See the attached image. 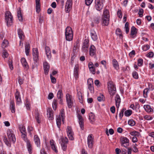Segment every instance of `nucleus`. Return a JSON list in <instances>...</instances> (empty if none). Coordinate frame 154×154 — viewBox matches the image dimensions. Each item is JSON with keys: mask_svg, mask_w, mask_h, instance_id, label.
<instances>
[{"mask_svg": "<svg viewBox=\"0 0 154 154\" xmlns=\"http://www.w3.org/2000/svg\"><path fill=\"white\" fill-rule=\"evenodd\" d=\"M47 116L48 119L50 120H51L53 119V114L52 109L48 108L47 109Z\"/></svg>", "mask_w": 154, "mask_h": 154, "instance_id": "nucleus-15", "label": "nucleus"}, {"mask_svg": "<svg viewBox=\"0 0 154 154\" xmlns=\"http://www.w3.org/2000/svg\"><path fill=\"white\" fill-rule=\"evenodd\" d=\"M103 7V4L95 5V7L96 9L98 11H100L102 9Z\"/></svg>", "mask_w": 154, "mask_h": 154, "instance_id": "nucleus-40", "label": "nucleus"}, {"mask_svg": "<svg viewBox=\"0 0 154 154\" xmlns=\"http://www.w3.org/2000/svg\"><path fill=\"white\" fill-rule=\"evenodd\" d=\"M65 33L66 40L69 41L72 40L73 34L72 29L70 27L68 26L66 28Z\"/></svg>", "mask_w": 154, "mask_h": 154, "instance_id": "nucleus-4", "label": "nucleus"}, {"mask_svg": "<svg viewBox=\"0 0 154 154\" xmlns=\"http://www.w3.org/2000/svg\"><path fill=\"white\" fill-rule=\"evenodd\" d=\"M8 44V40H4L2 45V47L3 48L6 47Z\"/></svg>", "mask_w": 154, "mask_h": 154, "instance_id": "nucleus-39", "label": "nucleus"}, {"mask_svg": "<svg viewBox=\"0 0 154 154\" xmlns=\"http://www.w3.org/2000/svg\"><path fill=\"white\" fill-rule=\"evenodd\" d=\"M88 66L90 71L93 74H95V69L94 67V65L92 62H89L88 64Z\"/></svg>", "mask_w": 154, "mask_h": 154, "instance_id": "nucleus-18", "label": "nucleus"}, {"mask_svg": "<svg viewBox=\"0 0 154 154\" xmlns=\"http://www.w3.org/2000/svg\"><path fill=\"white\" fill-rule=\"evenodd\" d=\"M112 64L113 67L116 70H118L119 69L118 63L115 59H113L112 61Z\"/></svg>", "mask_w": 154, "mask_h": 154, "instance_id": "nucleus-25", "label": "nucleus"}, {"mask_svg": "<svg viewBox=\"0 0 154 154\" xmlns=\"http://www.w3.org/2000/svg\"><path fill=\"white\" fill-rule=\"evenodd\" d=\"M136 30L137 29L134 26H132L131 28V35H133L137 33Z\"/></svg>", "mask_w": 154, "mask_h": 154, "instance_id": "nucleus-33", "label": "nucleus"}, {"mask_svg": "<svg viewBox=\"0 0 154 154\" xmlns=\"http://www.w3.org/2000/svg\"><path fill=\"white\" fill-rule=\"evenodd\" d=\"M133 151L135 152H137L138 151V149L135 145L133 146Z\"/></svg>", "mask_w": 154, "mask_h": 154, "instance_id": "nucleus-64", "label": "nucleus"}, {"mask_svg": "<svg viewBox=\"0 0 154 154\" xmlns=\"http://www.w3.org/2000/svg\"><path fill=\"white\" fill-rule=\"evenodd\" d=\"M57 97L58 98H62L63 97V93L62 90L60 89L58 91L57 94Z\"/></svg>", "mask_w": 154, "mask_h": 154, "instance_id": "nucleus-37", "label": "nucleus"}, {"mask_svg": "<svg viewBox=\"0 0 154 154\" xmlns=\"http://www.w3.org/2000/svg\"><path fill=\"white\" fill-rule=\"evenodd\" d=\"M97 99L98 101L100 102L102 101H104L105 100V98L103 94H101L100 96L97 97Z\"/></svg>", "mask_w": 154, "mask_h": 154, "instance_id": "nucleus-47", "label": "nucleus"}, {"mask_svg": "<svg viewBox=\"0 0 154 154\" xmlns=\"http://www.w3.org/2000/svg\"><path fill=\"white\" fill-rule=\"evenodd\" d=\"M132 113V110H131L129 109L125 111L124 113V114L126 116H129L131 115Z\"/></svg>", "mask_w": 154, "mask_h": 154, "instance_id": "nucleus-36", "label": "nucleus"}, {"mask_svg": "<svg viewBox=\"0 0 154 154\" xmlns=\"http://www.w3.org/2000/svg\"><path fill=\"white\" fill-rule=\"evenodd\" d=\"M89 119L91 123H93L94 122V115L92 112H91L89 114Z\"/></svg>", "mask_w": 154, "mask_h": 154, "instance_id": "nucleus-32", "label": "nucleus"}, {"mask_svg": "<svg viewBox=\"0 0 154 154\" xmlns=\"http://www.w3.org/2000/svg\"><path fill=\"white\" fill-rule=\"evenodd\" d=\"M35 118L37 122L38 123H40V121L39 119V114L38 111H37L35 113Z\"/></svg>", "mask_w": 154, "mask_h": 154, "instance_id": "nucleus-41", "label": "nucleus"}, {"mask_svg": "<svg viewBox=\"0 0 154 154\" xmlns=\"http://www.w3.org/2000/svg\"><path fill=\"white\" fill-rule=\"evenodd\" d=\"M33 130V128L31 126H28V132L30 134H32L31 131H32Z\"/></svg>", "mask_w": 154, "mask_h": 154, "instance_id": "nucleus-60", "label": "nucleus"}, {"mask_svg": "<svg viewBox=\"0 0 154 154\" xmlns=\"http://www.w3.org/2000/svg\"><path fill=\"white\" fill-rule=\"evenodd\" d=\"M143 63V60L142 59H140L138 60V65L139 66H141Z\"/></svg>", "mask_w": 154, "mask_h": 154, "instance_id": "nucleus-58", "label": "nucleus"}, {"mask_svg": "<svg viewBox=\"0 0 154 154\" xmlns=\"http://www.w3.org/2000/svg\"><path fill=\"white\" fill-rule=\"evenodd\" d=\"M105 2V0H95V5L102 4Z\"/></svg>", "mask_w": 154, "mask_h": 154, "instance_id": "nucleus-53", "label": "nucleus"}, {"mask_svg": "<svg viewBox=\"0 0 154 154\" xmlns=\"http://www.w3.org/2000/svg\"><path fill=\"white\" fill-rule=\"evenodd\" d=\"M59 116H61L62 120L63 123H64V109H62L61 111L60 112Z\"/></svg>", "mask_w": 154, "mask_h": 154, "instance_id": "nucleus-31", "label": "nucleus"}, {"mask_svg": "<svg viewBox=\"0 0 154 154\" xmlns=\"http://www.w3.org/2000/svg\"><path fill=\"white\" fill-rule=\"evenodd\" d=\"M43 67L44 71V73L45 75L48 74L49 71L50 66L49 64L47 62H45L43 63Z\"/></svg>", "mask_w": 154, "mask_h": 154, "instance_id": "nucleus-16", "label": "nucleus"}, {"mask_svg": "<svg viewBox=\"0 0 154 154\" xmlns=\"http://www.w3.org/2000/svg\"><path fill=\"white\" fill-rule=\"evenodd\" d=\"M144 118L147 120H151L152 119V117L149 115H146L144 116Z\"/></svg>", "mask_w": 154, "mask_h": 154, "instance_id": "nucleus-51", "label": "nucleus"}, {"mask_svg": "<svg viewBox=\"0 0 154 154\" xmlns=\"http://www.w3.org/2000/svg\"><path fill=\"white\" fill-rule=\"evenodd\" d=\"M143 9L142 8L140 9L139 11V12H138V14L140 17H141L143 16Z\"/></svg>", "mask_w": 154, "mask_h": 154, "instance_id": "nucleus-59", "label": "nucleus"}, {"mask_svg": "<svg viewBox=\"0 0 154 154\" xmlns=\"http://www.w3.org/2000/svg\"><path fill=\"white\" fill-rule=\"evenodd\" d=\"M57 102L56 100H54L52 103L53 108L54 110H56L57 107Z\"/></svg>", "mask_w": 154, "mask_h": 154, "instance_id": "nucleus-43", "label": "nucleus"}, {"mask_svg": "<svg viewBox=\"0 0 154 154\" xmlns=\"http://www.w3.org/2000/svg\"><path fill=\"white\" fill-rule=\"evenodd\" d=\"M109 11L105 9L102 16L103 24L104 26H108L109 23Z\"/></svg>", "mask_w": 154, "mask_h": 154, "instance_id": "nucleus-2", "label": "nucleus"}, {"mask_svg": "<svg viewBox=\"0 0 154 154\" xmlns=\"http://www.w3.org/2000/svg\"><path fill=\"white\" fill-rule=\"evenodd\" d=\"M35 142L37 146L39 147L40 146V140L38 136L37 135L34 136Z\"/></svg>", "mask_w": 154, "mask_h": 154, "instance_id": "nucleus-23", "label": "nucleus"}, {"mask_svg": "<svg viewBox=\"0 0 154 154\" xmlns=\"http://www.w3.org/2000/svg\"><path fill=\"white\" fill-rule=\"evenodd\" d=\"M7 134L8 139L5 137L3 140L5 144L8 146H10L11 143H14L16 140V139L13 131L11 129H9L7 131Z\"/></svg>", "mask_w": 154, "mask_h": 154, "instance_id": "nucleus-1", "label": "nucleus"}, {"mask_svg": "<svg viewBox=\"0 0 154 154\" xmlns=\"http://www.w3.org/2000/svg\"><path fill=\"white\" fill-rule=\"evenodd\" d=\"M89 40L87 39H85L83 45L82 46L83 48H88V46Z\"/></svg>", "mask_w": 154, "mask_h": 154, "instance_id": "nucleus-35", "label": "nucleus"}, {"mask_svg": "<svg viewBox=\"0 0 154 154\" xmlns=\"http://www.w3.org/2000/svg\"><path fill=\"white\" fill-rule=\"evenodd\" d=\"M32 55L33 60L35 62L34 65H33L32 66V69H34L35 68H37V65L36 63L38 60V52L37 48H33Z\"/></svg>", "mask_w": 154, "mask_h": 154, "instance_id": "nucleus-3", "label": "nucleus"}, {"mask_svg": "<svg viewBox=\"0 0 154 154\" xmlns=\"http://www.w3.org/2000/svg\"><path fill=\"white\" fill-rule=\"evenodd\" d=\"M8 56V54L7 51H4L3 53L2 57L3 58L7 57Z\"/></svg>", "mask_w": 154, "mask_h": 154, "instance_id": "nucleus-61", "label": "nucleus"}, {"mask_svg": "<svg viewBox=\"0 0 154 154\" xmlns=\"http://www.w3.org/2000/svg\"><path fill=\"white\" fill-rule=\"evenodd\" d=\"M21 61L23 66L25 69H28L29 68L28 64L24 58H22L21 59Z\"/></svg>", "mask_w": 154, "mask_h": 154, "instance_id": "nucleus-21", "label": "nucleus"}, {"mask_svg": "<svg viewBox=\"0 0 154 154\" xmlns=\"http://www.w3.org/2000/svg\"><path fill=\"white\" fill-rule=\"evenodd\" d=\"M8 65L9 68L11 70H12L14 68L13 65L12 64V62L11 60H9L8 61Z\"/></svg>", "mask_w": 154, "mask_h": 154, "instance_id": "nucleus-49", "label": "nucleus"}, {"mask_svg": "<svg viewBox=\"0 0 154 154\" xmlns=\"http://www.w3.org/2000/svg\"><path fill=\"white\" fill-rule=\"evenodd\" d=\"M62 148L63 151H66L67 147V144L68 143V140L66 137H62L61 139Z\"/></svg>", "mask_w": 154, "mask_h": 154, "instance_id": "nucleus-8", "label": "nucleus"}, {"mask_svg": "<svg viewBox=\"0 0 154 154\" xmlns=\"http://www.w3.org/2000/svg\"><path fill=\"white\" fill-rule=\"evenodd\" d=\"M10 109L12 113H14L15 112V106L13 100H10Z\"/></svg>", "mask_w": 154, "mask_h": 154, "instance_id": "nucleus-26", "label": "nucleus"}, {"mask_svg": "<svg viewBox=\"0 0 154 154\" xmlns=\"http://www.w3.org/2000/svg\"><path fill=\"white\" fill-rule=\"evenodd\" d=\"M149 46L148 45H144L142 47V49L143 51H146L149 49Z\"/></svg>", "mask_w": 154, "mask_h": 154, "instance_id": "nucleus-54", "label": "nucleus"}, {"mask_svg": "<svg viewBox=\"0 0 154 154\" xmlns=\"http://www.w3.org/2000/svg\"><path fill=\"white\" fill-rule=\"evenodd\" d=\"M66 99L68 107L71 108L73 105V102L71 99V97L69 94H66Z\"/></svg>", "mask_w": 154, "mask_h": 154, "instance_id": "nucleus-11", "label": "nucleus"}, {"mask_svg": "<svg viewBox=\"0 0 154 154\" xmlns=\"http://www.w3.org/2000/svg\"><path fill=\"white\" fill-rule=\"evenodd\" d=\"M51 82L53 83H55L56 82V79L54 77H53L51 74L50 75Z\"/></svg>", "mask_w": 154, "mask_h": 154, "instance_id": "nucleus-55", "label": "nucleus"}, {"mask_svg": "<svg viewBox=\"0 0 154 154\" xmlns=\"http://www.w3.org/2000/svg\"><path fill=\"white\" fill-rule=\"evenodd\" d=\"M109 94L111 95H113L116 92V88L115 85L112 81H109L107 84Z\"/></svg>", "mask_w": 154, "mask_h": 154, "instance_id": "nucleus-5", "label": "nucleus"}, {"mask_svg": "<svg viewBox=\"0 0 154 154\" xmlns=\"http://www.w3.org/2000/svg\"><path fill=\"white\" fill-rule=\"evenodd\" d=\"M133 77L135 79H137L138 78V76L137 73L136 71H134L132 73Z\"/></svg>", "mask_w": 154, "mask_h": 154, "instance_id": "nucleus-52", "label": "nucleus"}, {"mask_svg": "<svg viewBox=\"0 0 154 154\" xmlns=\"http://www.w3.org/2000/svg\"><path fill=\"white\" fill-rule=\"evenodd\" d=\"M30 45L28 43H26L25 46V50L26 54L27 56L29 55L30 50Z\"/></svg>", "mask_w": 154, "mask_h": 154, "instance_id": "nucleus-27", "label": "nucleus"}, {"mask_svg": "<svg viewBox=\"0 0 154 154\" xmlns=\"http://www.w3.org/2000/svg\"><path fill=\"white\" fill-rule=\"evenodd\" d=\"M116 34L117 35H118L119 38L121 39L123 38V35L121 32V30L119 28H117L116 31Z\"/></svg>", "mask_w": 154, "mask_h": 154, "instance_id": "nucleus-29", "label": "nucleus"}, {"mask_svg": "<svg viewBox=\"0 0 154 154\" xmlns=\"http://www.w3.org/2000/svg\"><path fill=\"white\" fill-rule=\"evenodd\" d=\"M143 107L145 111L148 112H150L153 111V109L151 108L150 106L149 105L144 106Z\"/></svg>", "mask_w": 154, "mask_h": 154, "instance_id": "nucleus-24", "label": "nucleus"}, {"mask_svg": "<svg viewBox=\"0 0 154 154\" xmlns=\"http://www.w3.org/2000/svg\"><path fill=\"white\" fill-rule=\"evenodd\" d=\"M45 49L46 53L49 54V53H51L50 48L46 46L45 47Z\"/></svg>", "mask_w": 154, "mask_h": 154, "instance_id": "nucleus-62", "label": "nucleus"}, {"mask_svg": "<svg viewBox=\"0 0 154 154\" xmlns=\"http://www.w3.org/2000/svg\"><path fill=\"white\" fill-rule=\"evenodd\" d=\"M5 20L8 26H11L13 22V17L11 13L9 11H7L5 14Z\"/></svg>", "mask_w": 154, "mask_h": 154, "instance_id": "nucleus-6", "label": "nucleus"}, {"mask_svg": "<svg viewBox=\"0 0 154 154\" xmlns=\"http://www.w3.org/2000/svg\"><path fill=\"white\" fill-rule=\"evenodd\" d=\"M94 140L92 137V134H90L88 137L87 143L88 147L90 148H92L93 147Z\"/></svg>", "mask_w": 154, "mask_h": 154, "instance_id": "nucleus-12", "label": "nucleus"}, {"mask_svg": "<svg viewBox=\"0 0 154 154\" xmlns=\"http://www.w3.org/2000/svg\"><path fill=\"white\" fill-rule=\"evenodd\" d=\"M121 145L126 148L129 145V140L126 137H121L120 138Z\"/></svg>", "mask_w": 154, "mask_h": 154, "instance_id": "nucleus-7", "label": "nucleus"}, {"mask_svg": "<svg viewBox=\"0 0 154 154\" xmlns=\"http://www.w3.org/2000/svg\"><path fill=\"white\" fill-rule=\"evenodd\" d=\"M115 101L116 107L119 108L121 102V99L119 96L117 94L115 97Z\"/></svg>", "mask_w": 154, "mask_h": 154, "instance_id": "nucleus-22", "label": "nucleus"}, {"mask_svg": "<svg viewBox=\"0 0 154 154\" xmlns=\"http://www.w3.org/2000/svg\"><path fill=\"white\" fill-rule=\"evenodd\" d=\"M128 124L131 126H133L135 125V121L132 119H130L128 121Z\"/></svg>", "mask_w": 154, "mask_h": 154, "instance_id": "nucleus-48", "label": "nucleus"}, {"mask_svg": "<svg viewBox=\"0 0 154 154\" xmlns=\"http://www.w3.org/2000/svg\"><path fill=\"white\" fill-rule=\"evenodd\" d=\"M20 131L22 134L26 133V129L24 127L22 126L20 127Z\"/></svg>", "mask_w": 154, "mask_h": 154, "instance_id": "nucleus-50", "label": "nucleus"}, {"mask_svg": "<svg viewBox=\"0 0 154 154\" xmlns=\"http://www.w3.org/2000/svg\"><path fill=\"white\" fill-rule=\"evenodd\" d=\"M21 137L26 142H27V141H29V140L27 139L26 137V133L23 134L21 135Z\"/></svg>", "mask_w": 154, "mask_h": 154, "instance_id": "nucleus-44", "label": "nucleus"}, {"mask_svg": "<svg viewBox=\"0 0 154 154\" xmlns=\"http://www.w3.org/2000/svg\"><path fill=\"white\" fill-rule=\"evenodd\" d=\"M118 16L119 18H122V11L120 10H118L117 11Z\"/></svg>", "mask_w": 154, "mask_h": 154, "instance_id": "nucleus-57", "label": "nucleus"}, {"mask_svg": "<svg viewBox=\"0 0 154 154\" xmlns=\"http://www.w3.org/2000/svg\"><path fill=\"white\" fill-rule=\"evenodd\" d=\"M89 54L91 57H94L96 55V49L95 47L93 45L91 46L89 50Z\"/></svg>", "mask_w": 154, "mask_h": 154, "instance_id": "nucleus-14", "label": "nucleus"}, {"mask_svg": "<svg viewBox=\"0 0 154 154\" xmlns=\"http://www.w3.org/2000/svg\"><path fill=\"white\" fill-rule=\"evenodd\" d=\"M78 117L79 120V123L80 125V128L82 130H83L84 129V124L82 117L81 115H79Z\"/></svg>", "mask_w": 154, "mask_h": 154, "instance_id": "nucleus-19", "label": "nucleus"}, {"mask_svg": "<svg viewBox=\"0 0 154 154\" xmlns=\"http://www.w3.org/2000/svg\"><path fill=\"white\" fill-rule=\"evenodd\" d=\"M40 3H36V12L38 13L40 10Z\"/></svg>", "mask_w": 154, "mask_h": 154, "instance_id": "nucleus-42", "label": "nucleus"}, {"mask_svg": "<svg viewBox=\"0 0 154 154\" xmlns=\"http://www.w3.org/2000/svg\"><path fill=\"white\" fill-rule=\"evenodd\" d=\"M77 95L78 97V99L79 100V102L81 103H82V94L81 92L79 91L78 92Z\"/></svg>", "mask_w": 154, "mask_h": 154, "instance_id": "nucleus-38", "label": "nucleus"}, {"mask_svg": "<svg viewBox=\"0 0 154 154\" xmlns=\"http://www.w3.org/2000/svg\"><path fill=\"white\" fill-rule=\"evenodd\" d=\"M66 131L69 139L71 140H74V137H73L74 134L73 132L72 131L71 127L69 126H67Z\"/></svg>", "mask_w": 154, "mask_h": 154, "instance_id": "nucleus-9", "label": "nucleus"}, {"mask_svg": "<svg viewBox=\"0 0 154 154\" xmlns=\"http://www.w3.org/2000/svg\"><path fill=\"white\" fill-rule=\"evenodd\" d=\"M61 119H62L61 116H57L56 118L57 124L58 127L59 128H60L61 125Z\"/></svg>", "mask_w": 154, "mask_h": 154, "instance_id": "nucleus-28", "label": "nucleus"}, {"mask_svg": "<svg viewBox=\"0 0 154 154\" xmlns=\"http://www.w3.org/2000/svg\"><path fill=\"white\" fill-rule=\"evenodd\" d=\"M129 24L128 22H126L125 25V31L127 34L129 32Z\"/></svg>", "mask_w": 154, "mask_h": 154, "instance_id": "nucleus-45", "label": "nucleus"}, {"mask_svg": "<svg viewBox=\"0 0 154 154\" xmlns=\"http://www.w3.org/2000/svg\"><path fill=\"white\" fill-rule=\"evenodd\" d=\"M17 15L19 20L20 21H22L23 20V17L20 10H19L17 11Z\"/></svg>", "mask_w": 154, "mask_h": 154, "instance_id": "nucleus-34", "label": "nucleus"}, {"mask_svg": "<svg viewBox=\"0 0 154 154\" xmlns=\"http://www.w3.org/2000/svg\"><path fill=\"white\" fill-rule=\"evenodd\" d=\"M72 0H67L66 1L65 5L66 11L68 13L70 11L71 8L72 7Z\"/></svg>", "mask_w": 154, "mask_h": 154, "instance_id": "nucleus-10", "label": "nucleus"}, {"mask_svg": "<svg viewBox=\"0 0 154 154\" xmlns=\"http://www.w3.org/2000/svg\"><path fill=\"white\" fill-rule=\"evenodd\" d=\"M18 34L19 35V37L20 39L21 40L20 42L19 46H23V43H21V41L23 39V37H24V35L23 32L22 30L20 29H18Z\"/></svg>", "mask_w": 154, "mask_h": 154, "instance_id": "nucleus-13", "label": "nucleus"}, {"mask_svg": "<svg viewBox=\"0 0 154 154\" xmlns=\"http://www.w3.org/2000/svg\"><path fill=\"white\" fill-rule=\"evenodd\" d=\"M149 89L148 88H146L144 89L143 91V94L144 97H146L147 96V93L149 90Z\"/></svg>", "mask_w": 154, "mask_h": 154, "instance_id": "nucleus-46", "label": "nucleus"}, {"mask_svg": "<svg viewBox=\"0 0 154 154\" xmlns=\"http://www.w3.org/2000/svg\"><path fill=\"white\" fill-rule=\"evenodd\" d=\"M54 97V94L52 93H50L48 94V98L49 99H52Z\"/></svg>", "mask_w": 154, "mask_h": 154, "instance_id": "nucleus-63", "label": "nucleus"}, {"mask_svg": "<svg viewBox=\"0 0 154 154\" xmlns=\"http://www.w3.org/2000/svg\"><path fill=\"white\" fill-rule=\"evenodd\" d=\"M93 0H85V3L87 6L90 5L92 2Z\"/></svg>", "mask_w": 154, "mask_h": 154, "instance_id": "nucleus-56", "label": "nucleus"}, {"mask_svg": "<svg viewBox=\"0 0 154 154\" xmlns=\"http://www.w3.org/2000/svg\"><path fill=\"white\" fill-rule=\"evenodd\" d=\"M15 98L17 101V104H19L21 102L20 92L17 91L15 93Z\"/></svg>", "mask_w": 154, "mask_h": 154, "instance_id": "nucleus-17", "label": "nucleus"}, {"mask_svg": "<svg viewBox=\"0 0 154 154\" xmlns=\"http://www.w3.org/2000/svg\"><path fill=\"white\" fill-rule=\"evenodd\" d=\"M26 144L28 151L29 153L30 154L32 153V147L30 141H27Z\"/></svg>", "mask_w": 154, "mask_h": 154, "instance_id": "nucleus-30", "label": "nucleus"}, {"mask_svg": "<svg viewBox=\"0 0 154 154\" xmlns=\"http://www.w3.org/2000/svg\"><path fill=\"white\" fill-rule=\"evenodd\" d=\"M91 36L92 39L94 41H96L98 38L96 32L94 30H92L91 31Z\"/></svg>", "mask_w": 154, "mask_h": 154, "instance_id": "nucleus-20", "label": "nucleus"}]
</instances>
